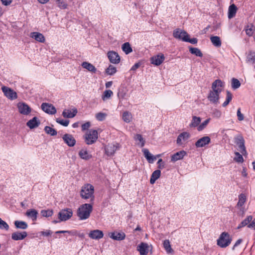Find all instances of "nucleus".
I'll return each mask as SVG.
<instances>
[{
	"mask_svg": "<svg viewBox=\"0 0 255 255\" xmlns=\"http://www.w3.org/2000/svg\"><path fill=\"white\" fill-rule=\"evenodd\" d=\"M122 119L124 122L126 123H129L132 122L133 116L132 114L129 111H124L122 115Z\"/></svg>",
	"mask_w": 255,
	"mask_h": 255,
	"instance_id": "nucleus-29",
	"label": "nucleus"
},
{
	"mask_svg": "<svg viewBox=\"0 0 255 255\" xmlns=\"http://www.w3.org/2000/svg\"><path fill=\"white\" fill-rule=\"evenodd\" d=\"M248 228L255 230V218L248 225Z\"/></svg>",
	"mask_w": 255,
	"mask_h": 255,
	"instance_id": "nucleus-61",
	"label": "nucleus"
},
{
	"mask_svg": "<svg viewBox=\"0 0 255 255\" xmlns=\"http://www.w3.org/2000/svg\"><path fill=\"white\" fill-rule=\"evenodd\" d=\"M51 232L50 230H47L46 231H42L40 234L44 236H48L51 234Z\"/></svg>",
	"mask_w": 255,
	"mask_h": 255,
	"instance_id": "nucleus-63",
	"label": "nucleus"
},
{
	"mask_svg": "<svg viewBox=\"0 0 255 255\" xmlns=\"http://www.w3.org/2000/svg\"><path fill=\"white\" fill-rule=\"evenodd\" d=\"M116 68L112 65H110L109 66L106 70V73L109 75H113L115 74L116 73Z\"/></svg>",
	"mask_w": 255,
	"mask_h": 255,
	"instance_id": "nucleus-48",
	"label": "nucleus"
},
{
	"mask_svg": "<svg viewBox=\"0 0 255 255\" xmlns=\"http://www.w3.org/2000/svg\"><path fill=\"white\" fill-rule=\"evenodd\" d=\"M232 238L230 234L226 232H223L217 240V245L222 248L229 246L232 242Z\"/></svg>",
	"mask_w": 255,
	"mask_h": 255,
	"instance_id": "nucleus-4",
	"label": "nucleus"
},
{
	"mask_svg": "<svg viewBox=\"0 0 255 255\" xmlns=\"http://www.w3.org/2000/svg\"><path fill=\"white\" fill-rule=\"evenodd\" d=\"M173 36L177 39L182 40L184 41V39H186L187 36H188L187 33L179 28L176 29L173 33Z\"/></svg>",
	"mask_w": 255,
	"mask_h": 255,
	"instance_id": "nucleus-11",
	"label": "nucleus"
},
{
	"mask_svg": "<svg viewBox=\"0 0 255 255\" xmlns=\"http://www.w3.org/2000/svg\"><path fill=\"white\" fill-rule=\"evenodd\" d=\"M44 130L47 134L51 136L56 135L57 133V131L55 129L48 126H46L44 128Z\"/></svg>",
	"mask_w": 255,
	"mask_h": 255,
	"instance_id": "nucleus-46",
	"label": "nucleus"
},
{
	"mask_svg": "<svg viewBox=\"0 0 255 255\" xmlns=\"http://www.w3.org/2000/svg\"><path fill=\"white\" fill-rule=\"evenodd\" d=\"M107 56L111 63L117 64L120 63L121 59L118 53L114 51H109Z\"/></svg>",
	"mask_w": 255,
	"mask_h": 255,
	"instance_id": "nucleus-10",
	"label": "nucleus"
},
{
	"mask_svg": "<svg viewBox=\"0 0 255 255\" xmlns=\"http://www.w3.org/2000/svg\"><path fill=\"white\" fill-rule=\"evenodd\" d=\"M213 116L217 118H220L222 115V113L220 111L218 110H215L213 112Z\"/></svg>",
	"mask_w": 255,
	"mask_h": 255,
	"instance_id": "nucleus-59",
	"label": "nucleus"
},
{
	"mask_svg": "<svg viewBox=\"0 0 255 255\" xmlns=\"http://www.w3.org/2000/svg\"><path fill=\"white\" fill-rule=\"evenodd\" d=\"M82 66L84 68L88 70L90 72L95 73L96 71V68H95V67L89 62H83L82 63Z\"/></svg>",
	"mask_w": 255,
	"mask_h": 255,
	"instance_id": "nucleus-34",
	"label": "nucleus"
},
{
	"mask_svg": "<svg viewBox=\"0 0 255 255\" xmlns=\"http://www.w3.org/2000/svg\"><path fill=\"white\" fill-rule=\"evenodd\" d=\"M27 236L26 232H16L12 234L11 239L14 241L22 240Z\"/></svg>",
	"mask_w": 255,
	"mask_h": 255,
	"instance_id": "nucleus-26",
	"label": "nucleus"
},
{
	"mask_svg": "<svg viewBox=\"0 0 255 255\" xmlns=\"http://www.w3.org/2000/svg\"><path fill=\"white\" fill-rule=\"evenodd\" d=\"M186 155V152L184 150L177 152L171 156V160L173 162L182 159Z\"/></svg>",
	"mask_w": 255,
	"mask_h": 255,
	"instance_id": "nucleus-27",
	"label": "nucleus"
},
{
	"mask_svg": "<svg viewBox=\"0 0 255 255\" xmlns=\"http://www.w3.org/2000/svg\"><path fill=\"white\" fill-rule=\"evenodd\" d=\"M160 174L161 171L160 170H156L153 171L151 174L150 179V184H153L155 181L160 177Z\"/></svg>",
	"mask_w": 255,
	"mask_h": 255,
	"instance_id": "nucleus-32",
	"label": "nucleus"
},
{
	"mask_svg": "<svg viewBox=\"0 0 255 255\" xmlns=\"http://www.w3.org/2000/svg\"><path fill=\"white\" fill-rule=\"evenodd\" d=\"M113 95V92L110 90H107L104 91L102 99L103 101H106L110 99Z\"/></svg>",
	"mask_w": 255,
	"mask_h": 255,
	"instance_id": "nucleus-45",
	"label": "nucleus"
},
{
	"mask_svg": "<svg viewBox=\"0 0 255 255\" xmlns=\"http://www.w3.org/2000/svg\"><path fill=\"white\" fill-rule=\"evenodd\" d=\"M190 137V134L188 132H183L181 133L178 136L176 140V142L178 145H181L184 142L187 141Z\"/></svg>",
	"mask_w": 255,
	"mask_h": 255,
	"instance_id": "nucleus-17",
	"label": "nucleus"
},
{
	"mask_svg": "<svg viewBox=\"0 0 255 255\" xmlns=\"http://www.w3.org/2000/svg\"><path fill=\"white\" fill-rule=\"evenodd\" d=\"M98 138V131L95 129H90L87 131L84 135V139L86 143L91 145L94 143Z\"/></svg>",
	"mask_w": 255,
	"mask_h": 255,
	"instance_id": "nucleus-5",
	"label": "nucleus"
},
{
	"mask_svg": "<svg viewBox=\"0 0 255 255\" xmlns=\"http://www.w3.org/2000/svg\"><path fill=\"white\" fill-rule=\"evenodd\" d=\"M108 235L110 238L117 241H122L126 238V234L123 232H111L109 233Z\"/></svg>",
	"mask_w": 255,
	"mask_h": 255,
	"instance_id": "nucleus-22",
	"label": "nucleus"
},
{
	"mask_svg": "<svg viewBox=\"0 0 255 255\" xmlns=\"http://www.w3.org/2000/svg\"><path fill=\"white\" fill-rule=\"evenodd\" d=\"M237 115V117H238V120H239L240 121L244 120V116L243 114H242L241 113L240 108H239L238 109Z\"/></svg>",
	"mask_w": 255,
	"mask_h": 255,
	"instance_id": "nucleus-56",
	"label": "nucleus"
},
{
	"mask_svg": "<svg viewBox=\"0 0 255 255\" xmlns=\"http://www.w3.org/2000/svg\"><path fill=\"white\" fill-rule=\"evenodd\" d=\"M224 87V83L220 80H215L212 85V89L209 93L208 99L210 102L217 105L219 104V94Z\"/></svg>",
	"mask_w": 255,
	"mask_h": 255,
	"instance_id": "nucleus-1",
	"label": "nucleus"
},
{
	"mask_svg": "<svg viewBox=\"0 0 255 255\" xmlns=\"http://www.w3.org/2000/svg\"><path fill=\"white\" fill-rule=\"evenodd\" d=\"M38 212L35 209L28 210L25 215L28 217L31 218L33 221H35L37 220Z\"/></svg>",
	"mask_w": 255,
	"mask_h": 255,
	"instance_id": "nucleus-30",
	"label": "nucleus"
},
{
	"mask_svg": "<svg viewBox=\"0 0 255 255\" xmlns=\"http://www.w3.org/2000/svg\"><path fill=\"white\" fill-rule=\"evenodd\" d=\"M210 121V119L209 118L207 120H206L205 121H204L202 123H201L198 127L197 129L198 131H201L203 129H204L207 125L209 124V122Z\"/></svg>",
	"mask_w": 255,
	"mask_h": 255,
	"instance_id": "nucleus-53",
	"label": "nucleus"
},
{
	"mask_svg": "<svg viewBox=\"0 0 255 255\" xmlns=\"http://www.w3.org/2000/svg\"><path fill=\"white\" fill-rule=\"evenodd\" d=\"M77 112V109L75 108L72 109H65L62 113V116L66 118H73L76 115Z\"/></svg>",
	"mask_w": 255,
	"mask_h": 255,
	"instance_id": "nucleus-21",
	"label": "nucleus"
},
{
	"mask_svg": "<svg viewBox=\"0 0 255 255\" xmlns=\"http://www.w3.org/2000/svg\"><path fill=\"white\" fill-rule=\"evenodd\" d=\"M247 197L245 194H241L239 196V201L237 203V206L238 209L242 212L243 214H244L245 210L244 205L246 202Z\"/></svg>",
	"mask_w": 255,
	"mask_h": 255,
	"instance_id": "nucleus-14",
	"label": "nucleus"
},
{
	"mask_svg": "<svg viewBox=\"0 0 255 255\" xmlns=\"http://www.w3.org/2000/svg\"><path fill=\"white\" fill-rule=\"evenodd\" d=\"M150 246L145 243H141L137 247V250L140 255H146L149 251Z\"/></svg>",
	"mask_w": 255,
	"mask_h": 255,
	"instance_id": "nucleus-18",
	"label": "nucleus"
},
{
	"mask_svg": "<svg viewBox=\"0 0 255 255\" xmlns=\"http://www.w3.org/2000/svg\"><path fill=\"white\" fill-rule=\"evenodd\" d=\"M41 109L44 112L49 114L53 115L56 113V108L52 104L48 103H42Z\"/></svg>",
	"mask_w": 255,
	"mask_h": 255,
	"instance_id": "nucleus-12",
	"label": "nucleus"
},
{
	"mask_svg": "<svg viewBox=\"0 0 255 255\" xmlns=\"http://www.w3.org/2000/svg\"><path fill=\"white\" fill-rule=\"evenodd\" d=\"M93 210V206L91 204L85 203L81 205L77 210V215L80 220L88 219Z\"/></svg>",
	"mask_w": 255,
	"mask_h": 255,
	"instance_id": "nucleus-2",
	"label": "nucleus"
},
{
	"mask_svg": "<svg viewBox=\"0 0 255 255\" xmlns=\"http://www.w3.org/2000/svg\"><path fill=\"white\" fill-rule=\"evenodd\" d=\"M232 99V94H231V92L227 91L226 99V101L223 104V105H222L223 107H225L227 106L229 104V103L231 102Z\"/></svg>",
	"mask_w": 255,
	"mask_h": 255,
	"instance_id": "nucleus-50",
	"label": "nucleus"
},
{
	"mask_svg": "<svg viewBox=\"0 0 255 255\" xmlns=\"http://www.w3.org/2000/svg\"><path fill=\"white\" fill-rule=\"evenodd\" d=\"M235 157L234 158V160L238 162V163H242L244 161V158L243 157V155L240 154L238 152H236L235 153Z\"/></svg>",
	"mask_w": 255,
	"mask_h": 255,
	"instance_id": "nucleus-52",
	"label": "nucleus"
},
{
	"mask_svg": "<svg viewBox=\"0 0 255 255\" xmlns=\"http://www.w3.org/2000/svg\"><path fill=\"white\" fill-rule=\"evenodd\" d=\"M119 148V144L118 143L108 144L105 146V152L109 156L112 155Z\"/></svg>",
	"mask_w": 255,
	"mask_h": 255,
	"instance_id": "nucleus-9",
	"label": "nucleus"
},
{
	"mask_svg": "<svg viewBox=\"0 0 255 255\" xmlns=\"http://www.w3.org/2000/svg\"><path fill=\"white\" fill-rule=\"evenodd\" d=\"M144 157L149 163H152L156 159V156L153 155L146 148L142 150Z\"/></svg>",
	"mask_w": 255,
	"mask_h": 255,
	"instance_id": "nucleus-24",
	"label": "nucleus"
},
{
	"mask_svg": "<svg viewBox=\"0 0 255 255\" xmlns=\"http://www.w3.org/2000/svg\"><path fill=\"white\" fill-rule=\"evenodd\" d=\"M255 30V27L252 24L248 25L245 28L247 35L249 36H252Z\"/></svg>",
	"mask_w": 255,
	"mask_h": 255,
	"instance_id": "nucleus-42",
	"label": "nucleus"
},
{
	"mask_svg": "<svg viewBox=\"0 0 255 255\" xmlns=\"http://www.w3.org/2000/svg\"><path fill=\"white\" fill-rule=\"evenodd\" d=\"M107 117V114L102 112H99L95 115L96 120L100 122L104 121Z\"/></svg>",
	"mask_w": 255,
	"mask_h": 255,
	"instance_id": "nucleus-47",
	"label": "nucleus"
},
{
	"mask_svg": "<svg viewBox=\"0 0 255 255\" xmlns=\"http://www.w3.org/2000/svg\"><path fill=\"white\" fill-rule=\"evenodd\" d=\"M184 41L188 42L192 44H196L197 43V39L195 38L190 39L189 38V36H187V38H186V39H184Z\"/></svg>",
	"mask_w": 255,
	"mask_h": 255,
	"instance_id": "nucleus-57",
	"label": "nucleus"
},
{
	"mask_svg": "<svg viewBox=\"0 0 255 255\" xmlns=\"http://www.w3.org/2000/svg\"><path fill=\"white\" fill-rule=\"evenodd\" d=\"M231 85L233 89H237L240 87L241 83L237 79L233 78L232 79Z\"/></svg>",
	"mask_w": 255,
	"mask_h": 255,
	"instance_id": "nucleus-51",
	"label": "nucleus"
},
{
	"mask_svg": "<svg viewBox=\"0 0 255 255\" xmlns=\"http://www.w3.org/2000/svg\"><path fill=\"white\" fill-rule=\"evenodd\" d=\"M40 124V121L38 119L37 117H35L33 118L31 120L28 121L26 123V125L30 129H33L38 127Z\"/></svg>",
	"mask_w": 255,
	"mask_h": 255,
	"instance_id": "nucleus-25",
	"label": "nucleus"
},
{
	"mask_svg": "<svg viewBox=\"0 0 255 255\" xmlns=\"http://www.w3.org/2000/svg\"><path fill=\"white\" fill-rule=\"evenodd\" d=\"M56 122L63 126L67 127L69 125V121L57 119L56 120Z\"/></svg>",
	"mask_w": 255,
	"mask_h": 255,
	"instance_id": "nucleus-55",
	"label": "nucleus"
},
{
	"mask_svg": "<svg viewBox=\"0 0 255 255\" xmlns=\"http://www.w3.org/2000/svg\"><path fill=\"white\" fill-rule=\"evenodd\" d=\"M1 90L4 96L8 99L13 100L17 98V94L12 89L3 86L1 87Z\"/></svg>",
	"mask_w": 255,
	"mask_h": 255,
	"instance_id": "nucleus-7",
	"label": "nucleus"
},
{
	"mask_svg": "<svg viewBox=\"0 0 255 255\" xmlns=\"http://www.w3.org/2000/svg\"><path fill=\"white\" fill-rule=\"evenodd\" d=\"M237 6L234 4H231L228 9V17L229 18L231 19L234 17L236 15V13L237 12Z\"/></svg>",
	"mask_w": 255,
	"mask_h": 255,
	"instance_id": "nucleus-33",
	"label": "nucleus"
},
{
	"mask_svg": "<svg viewBox=\"0 0 255 255\" xmlns=\"http://www.w3.org/2000/svg\"><path fill=\"white\" fill-rule=\"evenodd\" d=\"M211 142V138L208 136H203L199 139L195 143L196 147H203L209 144Z\"/></svg>",
	"mask_w": 255,
	"mask_h": 255,
	"instance_id": "nucleus-13",
	"label": "nucleus"
},
{
	"mask_svg": "<svg viewBox=\"0 0 255 255\" xmlns=\"http://www.w3.org/2000/svg\"><path fill=\"white\" fill-rule=\"evenodd\" d=\"M62 138L64 142L69 146L72 147L76 143V140L74 137L69 134H65Z\"/></svg>",
	"mask_w": 255,
	"mask_h": 255,
	"instance_id": "nucleus-20",
	"label": "nucleus"
},
{
	"mask_svg": "<svg viewBox=\"0 0 255 255\" xmlns=\"http://www.w3.org/2000/svg\"><path fill=\"white\" fill-rule=\"evenodd\" d=\"M201 119L200 117L193 116L192 121L189 125L190 128H195L198 127L201 122Z\"/></svg>",
	"mask_w": 255,
	"mask_h": 255,
	"instance_id": "nucleus-35",
	"label": "nucleus"
},
{
	"mask_svg": "<svg viewBox=\"0 0 255 255\" xmlns=\"http://www.w3.org/2000/svg\"><path fill=\"white\" fill-rule=\"evenodd\" d=\"M14 225L17 229H26L28 227L27 224L24 221H15Z\"/></svg>",
	"mask_w": 255,
	"mask_h": 255,
	"instance_id": "nucleus-40",
	"label": "nucleus"
},
{
	"mask_svg": "<svg viewBox=\"0 0 255 255\" xmlns=\"http://www.w3.org/2000/svg\"><path fill=\"white\" fill-rule=\"evenodd\" d=\"M163 246L167 254H170L173 252V250L171 248L170 242L168 240H165L163 241Z\"/></svg>",
	"mask_w": 255,
	"mask_h": 255,
	"instance_id": "nucleus-39",
	"label": "nucleus"
},
{
	"mask_svg": "<svg viewBox=\"0 0 255 255\" xmlns=\"http://www.w3.org/2000/svg\"><path fill=\"white\" fill-rule=\"evenodd\" d=\"M94 186L90 184H86L82 187L80 195L83 199H90L91 200H93L94 199Z\"/></svg>",
	"mask_w": 255,
	"mask_h": 255,
	"instance_id": "nucleus-3",
	"label": "nucleus"
},
{
	"mask_svg": "<svg viewBox=\"0 0 255 255\" xmlns=\"http://www.w3.org/2000/svg\"><path fill=\"white\" fill-rule=\"evenodd\" d=\"M164 59V55L163 54H159L152 57L150 59V61L152 64L155 66H159L162 64Z\"/></svg>",
	"mask_w": 255,
	"mask_h": 255,
	"instance_id": "nucleus-16",
	"label": "nucleus"
},
{
	"mask_svg": "<svg viewBox=\"0 0 255 255\" xmlns=\"http://www.w3.org/2000/svg\"><path fill=\"white\" fill-rule=\"evenodd\" d=\"M41 215L44 217H49L52 216L53 211L52 210H42L40 212Z\"/></svg>",
	"mask_w": 255,
	"mask_h": 255,
	"instance_id": "nucleus-49",
	"label": "nucleus"
},
{
	"mask_svg": "<svg viewBox=\"0 0 255 255\" xmlns=\"http://www.w3.org/2000/svg\"><path fill=\"white\" fill-rule=\"evenodd\" d=\"M134 140L138 142L137 144L140 147H143L145 144V140L140 134H136L134 136Z\"/></svg>",
	"mask_w": 255,
	"mask_h": 255,
	"instance_id": "nucleus-36",
	"label": "nucleus"
},
{
	"mask_svg": "<svg viewBox=\"0 0 255 255\" xmlns=\"http://www.w3.org/2000/svg\"><path fill=\"white\" fill-rule=\"evenodd\" d=\"M246 62L250 64H253L255 62V52L250 51L247 55Z\"/></svg>",
	"mask_w": 255,
	"mask_h": 255,
	"instance_id": "nucleus-31",
	"label": "nucleus"
},
{
	"mask_svg": "<svg viewBox=\"0 0 255 255\" xmlns=\"http://www.w3.org/2000/svg\"><path fill=\"white\" fill-rule=\"evenodd\" d=\"M210 40L212 44L216 47H220L221 45V41L219 36H212L210 37Z\"/></svg>",
	"mask_w": 255,
	"mask_h": 255,
	"instance_id": "nucleus-38",
	"label": "nucleus"
},
{
	"mask_svg": "<svg viewBox=\"0 0 255 255\" xmlns=\"http://www.w3.org/2000/svg\"><path fill=\"white\" fill-rule=\"evenodd\" d=\"M18 112L22 115H28L31 112V109L25 103L19 102L17 104Z\"/></svg>",
	"mask_w": 255,
	"mask_h": 255,
	"instance_id": "nucleus-8",
	"label": "nucleus"
},
{
	"mask_svg": "<svg viewBox=\"0 0 255 255\" xmlns=\"http://www.w3.org/2000/svg\"><path fill=\"white\" fill-rule=\"evenodd\" d=\"M253 219V217L252 216H249L244 220L237 227V229H240L243 227H245L246 226L249 224V223L252 221Z\"/></svg>",
	"mask_w": 255,
	"mask_h": 255,
	"instance_id": "nucleus-37",
	"label": "nucleus"
},
{
	"mask_svg": "<svg viewBox=\"0 0 255 255\" xmlns=\"http://www.w3.org/2000/svg\"><path fill=\"white\" fill-rule=\"evenodd\" d=\"M236 143L238 146V149L243 155L247 154V152L245 146V140L242 137H239L237 139Z\"/></svg>",
	"mask_w": 255,
	"mask_h": 255,
	"instance_id": "nucleus-15",
	"label": "nucleus"
},
{
	"mask_svg": "<svg viewBox=\"0 0 255 255\" xmlns=\"http://www.w3.org/2000/svg\"><path fill=\"white\" fill-rule=\"evenodd\" d=\"M189 51L191 53H192V54H194L197 56H199L200 57L203 56V54L202 52L198 48L190 47Z\"/></svg>",
	"mask_w": 255,
	"mask_h": 255,
	"instance_id": "nucleus-43",
	"label": "nucleus"
},
{
	"mask_svg": "<svg viewBox=\"0 0 255 255\" xmlns=\"http://www.w3.org/2000/svg\"><path fill=\"white\" fill-rule=\"evenodd\" d=\"M0 229L1 230H5L6 231L8 230L9 226L4 221H3L0 218Z\"/></svg>",
	"mask_w": 255,
	"mask_h": 255,
	"instance_id": "nucleus-54",
	"label": "nucleus"
},
{
	"mask_svg": "<svg viewBox=\"0 0 255 255\" xmlns=\"http://www.w3.org/2000/svg\"><path fill=\"white\" fill-rule=\"evenodd\" d=\"M243 242V240L242 239H239L235 243V245H234L232 250H234L235 248L240 245Z\"/></svg>",
	"mask_w": 255,
	"mask_h": 255,
	"instance_id": "nucleus-64",
	"label": "nucleus"
},
{
	"mask_svg": "<svg viewBox=\"0 0 255 255\" xmlns=\"http://www.w3.org/2000/svg\"><path fill=\"white\" fill-rule=\"evenodd\" d=\"M104 236L103 232L99 230H94L90 231L89 234V237L94 240H100Z\"/></svg>",
	"mask_w": 255,
	"mask_h": 255,
	"instance_id": "nucleus-19",
	"label": "nucleus"
},
{
	"mask_svg": "<svg viewBox=\"0 0 255 255\" xmlns=\"http://www.w3.org/2000/svg\"><path fill=\"white\" fill-rule=\"evenodd\" d=\"M30 36L39 42L44 43L45 40L44 35L42 33L38 32H31Z\"/></svg>",
	"mask_w": 255,
	"mask_h": 255,
	"instance_id": "nucleus-23",
	"label": "nucleus"
},
{
	"mask_svg": "<svg viewBox=\"0 0 255 255\" xmlns=\"http://www.w3.org/2000/svg\"><path fill=\"white\" fill-rule=\"evenodd\" d=\"M140 64L139 63H136L134 64L130 69L131 71H135L139 67Z\"/></svg>",
	"mask_w": 255,
	"mask_h": 255,
	"instance_id": "nucleus-62",
	"label": "nucleus"
},
{
	"mask_svg": "<svg viewBox=\"0 0 255 255\" xmlns=\"http://www.w3.org/2000/svg\"><path fill=\"white\" fill-rule=\"evenodd\" d=\"M73 215V212L70 208L61 210L58 213L59 221L54 220L53 223L56 224L60 222L66 221L69 220Z\"/></svg>",
	"mask_w": 255,
	"mask_h": 255,
	"instance_id": "nucleus-6",
	"label": "nucleus"
},
{
	"mask_svg": "<svg viewBox=\"0 0 255 255\" xmlns=\"http://www.w3.org/2000/svg\"><path fill=\"white\" fill-rule=\"evenodd\" d=\"M158 167L160 169H163L164 167V164L162 159H159L157 162Z\"/></svg>",
	"mask_w": 255,
	"mask_h": 255,
	"instance_id": "nucleus-60",
	"label": "nucleus"
},
{
	"mask_svg": "<svg viewBox=\"0 0 255 255\" xmlns=\"http://www.w3.org/2000/svg\"><path fill=\"white\" fill-rule=\"evenodd\" d=\"M122 48L126 54H128L132 52V48L128 42H126L123 44Z\"/></svg>",
	"mask_w": 255,
	"mask_h": 255,
	"instance_id": "nucleus-44",
	"label": "nucleus"
},
{
	"mask_svg": "<svg viewBox=\"0 0 255 255\" xmlns=\"http://www.w3.org/2000/svg\"><path fill=\"white\" fill-rule=\"evenodd\" d=\"M91 126V124L89 122H87L82 125V130L88 129Z\"/></svg>",
	"mask_w": 255,
	"mask_h": 255,
	"instance_id": "nucleus-58",
	"label": "nucleus"
},
{
	"mask_svg": "<svg viewBox=\"0 0 255 255\" xmlns=\"http://www.w3.org/2000/svg\"><path fill=\"white\" fill-rule=\"evenodd\" d=\"M55 2L60 9H64L67 8V4L63 0H51Z\"/></svg>",
	"mask_w": 255,
	"mask_h": 255,
	"instance_id": "nucleus-41",
	"label": "nucleus"
},
{
	"mask_svg": "<svg viewBox=\"0 0 255 255\" xmlns=\"http://www.w3.org/2000/svg\"><path fill=\"white\" fill-rule=\"evenodd\" d=\"M78 154L81 158L86 160L91 159L92 157L86 148L81 149L79 151Z\"/></svg>",
	"mask_w": 255,
	"mask_h": 255,
	"instance_id": "nucleus-28",
	"label": "nucleus"
}]
</instances>
